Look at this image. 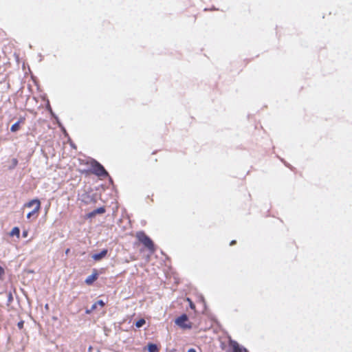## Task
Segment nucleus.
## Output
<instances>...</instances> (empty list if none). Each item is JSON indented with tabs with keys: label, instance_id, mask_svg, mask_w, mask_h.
<instances>
[{
	"label": "nucleus",
	"instance_id": "nucleus-27",
	"mask_svg": "<svg viewBox=\"0 0 352 352\" xmlns=\"http://www.w3.org/2000/svg\"><path fill=\"white\" fill-rule=\"evenodd\" d=\"M106 177L108 178L109 184H113V180L112 177L109 175V176H107Z\"/></svg>",
	"mask_w": 352,
	"mask_h": 352
},
{
	"label": "nucleus",
	"instance_id": "nucleus-14",
	"mask_svg": "<svg viewBox=\"0 0 352 352\" xmlns=\"http://www.w3.org/2000/svg\"><path fill=\"white\" fill-rule=\"evenodd\" d=\"M40 210L41 208H39L38 206H35L34 208L27 214V219H31L32 217L37 214Z\"/></svg>",
	"mask_w": 352,
	"mask_h": 352
},
{
	"label": "nucleus",
	"instance_id": "nucleus-11",
	"mask_svg": "<svg viewBox=\"0 0 352 352\" xmlns=\"http://www.w3.org/2000/svg\"><path fill=\"white\" fill-rule=\"evenodd\" d=\"M34 205L38 206L39 208H41V201L38 198H34V199L30 200L29 201H28L27 203H25L24 204V207L31 208Z\"/></svg>",
	"mask_w": 352,
	"mask_h": 352
},
{
	"label": "nucleus",
	"instance_id": "nucleus-22",
	"mask_svg": "<svg viewBox=\"0 0 352 352\" xmlns=\"http://www.w3.org/2000/svg\"><path fill=\"white\" fill-rule=\"evenodd\" d=\"M52 118L55 120V121H56V122L57 123L58 126H59V124H60V123H62V122H60V120H59V118L58 117V116H57V115H56V116H54Z\"/></svg>",
	"mask_w": 352,
	"mask_h": 352
},
{
	"label": "nucleus",
	"instance_id": "nucleus-20",
	"mask_svg": "<svg viewBox=\"0 0 352 352\" xmlns=\"http://www.w3.org/2000/svg\"><path fill=\"white\" fill-rule=\"evenodd\" d=\"M4 274H5V270L3 267H1L0 265V280H3Z\"/></svg>",
	"mask_w": 352,
	"mask_h": 352
},
{
	"label": "nucleus",
	"instance_id": "nucleus-31",
	"mask_svg": "<svg viewBox=\"0 0 352 352\" xmlns=\"http://www.w3.org/2000/svg\"><path fill=\"white\" fill-rule=\"evenodd\" d=\"M28 273L33 274V273H34V271L33 270H28Z\"/></svg>",
	"mask_w": 352,
	"mask_h": 352
},
{
	"label": "nucleus",
	"instance_id": "nucleus-21",
	"mask_svg": "<svg viewBox=\"0 0 352 352\" xmlns=\"http://www.w3.org/2000/svg\"><path fill=\"white\" fill-rule=\"evenodd\" d=\"M23 326H24V320H20L19 322H18L17 323V327L19 329H22L23 328Z\"/></svg>",
	"mask_w": 352,
	"mask_h": 352
},
{
	"label": "nucleus",
	"instance_id": "nucleus-4",
	"mask_svg": "<svg viewBox=\"0 0 352 352\" xmlns=\"http://www.w3.org/2000/svg\"><path fill=\"white\" fill-rule=\"evenodd\" d=\"M80 200L85 204H96L97 202V195L84 192L80 195Z\"/></svg>",
	"mask_w": 352,
	"mask_h": 352
},
{
	"label": "nucleus",
	"instance_id": "nucleus-29",
	"mask_svg": "<svg viewBox=\"0 0 352 352\" xmlns=\"http://www.w3.org/2000/svg\"><path fill=\"white\" fill-rule=\"evenodd\" d=\"M12 162H13L14 165H16L18 163V160L15 158L12 160Z\"/></svg>",
	"mask_w": 352,
	"mask_h": 352
},
{
	"label": "nucleus",
	"instance_id": "nucleus-5",
	"mask_svg": "<svg viewBox=\"0 0 352 352\" xmlns=\"http://www.w3.org/2000/svg\"><path fill=\"white\" fill-rule=\"evenodd\" d=\"M98 271L94 268L92 270V273L85 278V283L87 285H91L98 278Z\"/></svg>",
	"mask_w": 352,
	"mask_h": 352
},
{
	"label": "nucleus",
	"instance_id": "nucleus-34",
	"mask_svg": "<svg viewBox=\"0 0 352 352\" xmlns=\"http://www.w3.org/2000/svg\"><path fill=\"white\" fill-rule=\"evenodd\" d=\"M45 307V309H48V304H46Z\"/></svg>",
	"mask_w": 352,
	"mask_h": 352
},
{
	"label": "nucleus",
	"instance_id": "nucleus-9",
	"mask_svg": "<svg viewBox=\"0 0 352 352\" xmlns=\"http://www.w3.org/2000/svg\"><path fill=\"white\" fill-rule=\"evenodd\" d=\"M25 117H21L16 122H14L10 127L12 133H16L20 129V124L25 121Z\"/></svg>",
	"mask_w": 352,
	"mask_h": 352
},
{
	"label": "nucleus",
	"instance_id": "nucleus-19",
	"mask_svg": "<svg viewBox=\"0 0 352 352\" xmlns=\"http://www.w3.org/2000/svg\"><path fill=\"white\" fill-rule=\"evenodd\" d=\"M13 301V296L12 292H9L7 295V304L10 305Z\"/></svg>",
	"mask_w": 352,
	"mask_h": 352
},
{
	"label": "nucleus",
	"instance_id": "nucleus-35",
	"mask_svg": "<svg viewBox=\"0 0 352 352\" xmlns=\"http://www.w3.org/2000/svg\"><path fill=\"white\" fill-rule=\"evenodd\" d=\"M39 56H41L40 61H42V58H41L42 56H41V54H39Z\"/></svg>",
	"mask_w": 352,
	"mask_h": 352
},
{
	"label": "nucleus",
	"instance_id": "nucleus-1",
	"mask_svg": "<svg viewBox=\"0 0 352 352\" xmlns=\"http://www.w3.org/2000/svg\"><path fill=\"white\" fill-rule=\"evenodd\" d=\"M136 238L151 254L155 253L156 251V246L153 240L144 231L138 232L136 233Z\"/></svg>",
	"mask_w": 352,
	"mask_h": 352
},
{
	"label": "nucleus",
	"instance_id": "nucleus-8",
	"mask_svg": "<svg viewBox=\"0 0 352 352\" xmlns=\"http://www.w3.org/2000/svg\"><path fill=\"white\" fill-rule=\"evenodd\" d=\"M230 344L232 346V352H249L245 346L239 344L235 340H231Z\"/></svg>",
	"mask_w": 352,
	"mask_h": 352
},
{
	"label": "nucleus",
	"instance_id": "nucleus-33",
	"mask_svg": "<svg viewBox=\"0 0 352 352\" xmlns=\"http://www.w3.org/2000/svg\"><path fill=\"white\" fill-rule=\"evenodd\" d=\"M284 164L285 166L289 167L290 168H292V167L290 166V165L287 164L285 162H284Z\"/></svg>",
	"mask_w": 352,
	"mask_h": 352
},
{
	"label": "nucleus",
	"instance_id": "nucleus-3",
	"mask_svg": "<svg viewBox=\"0 0 352 352\" xmlns=\"http://www.w3.org/2000/svg\"><path fill=\"white\" fill-rule=\"evenodd\" d=\"M175 324L182 329H191L192 328V322H189L188 315L184 313L175 319Z\"/></svg>",
	"mask_w": 352,
	"mask_h": 352
},
{
	"label": "nucleus",
	"instance_id": "nucleus-16",
	"mask_svg": "<svg viewBox=\"0 0 352 352\" xmlns=\"http://www.w3.org/2000/svg\"><path fill=\"white\" fill-rule=\"evenodd\" d=\"M46 109L49 112V113L50 114L51 118H53L54 116H56V114L53 111L52 108V107H51V105L50 104L49 100H47Z\"/></svg>",
	"mask_w": 352,
	"mask_h": 352
},
{
	"label": "nucleus",
	"instance_id": "nucleus-24",
	"mask_svg": "<svg viewBox=\"0 0 352 352\" xmlns=\"http://www.w3.org/2000/svg\"><path fill=\"white\" fill-rule=\"evenodd\" d=\"M93 311H94V309H92V307H91L90 309H86L85 312L86 314H90Z\"/></svg>",
	"mask_w": 352,
	"mask_h": 352
},
{
	"label": "nucleus",
	"instance_id": "nucleus-25",
	"mask_svg": "<svg viewBox=\"0 0 352 352\" xmlns=\"http://www.w3.org/2000/svg\"><path fill=\"white\" fill-rule=\"evenodd\" d=\"M28 235V231L26 230H23L22 236L25 238V237H27Z\"/></svg>",
	"mask_w": 352,
	"mask_h": 352
},
{
	"label": "nucleus",
	"instance_id": "nucleus-17",
	"mask_svg": "<svg viewBox=\"0 0 352 352\" xmlns=\"http://www.w3.org/2000/svg\"><path fill=\"white\" fill-rule=\"evenodd\" d=\"M58 127L60 128V131H62V133L64 134L65 136L69 137L67 130L62 123L59 124Z\"/></svg>",
	"mask_w": 352,
	"mask_h": 352
},
{
	"label": "nucleus",
	"instance_id": "nucleus-10",
	"mask_svg": "<svg viewBox=\"0 0 352 352\" xmlns=\"http://www.w3.org/2000/svg\"><path fill=\"white\" fill-rule=\"evenodd\" d=\"M145 349L147 350L148 352H159L160 348L157 344L153 342H148L146 346H145Z\"/></svg>",
	"mask_w": 352,
	"mask_h": 352
},
{
	"label": "nucleus",
	"instance_id": "nucleus-15",
	"mask_svg": "<svg viewBox=\"0 0 352 352\" xmlns=\"http://www.w3.org/2000/svg\"><path fill=\"white\" fill-rule=\"evenodd\" d=\"M145 324H146V320L143 318H139L134 322L135 327L138 329L142 327Z\"/></svg>",
	"mask_w": 352,
	"mask_h": 352
},
{
	"label": "nucleus",
	"instance_id": "nucleus-28",
	"mask_svg": "<svg viewBox=\"0 0 352 352\" xmlns=\"http://www.w3.org/2000/svg\"><path fill=\"white\" fill-rule=\"evenodd\" d=\"M187 352H197V351L194 348H190L188 349Z\"/></svg>",
	"mask_w": 352,
	"mask_h": 352
},
{
	"label": "nucleus",
	"instance_id": "nucleus-12",
	"mask_svg": "<svg viewBox=\"0 0 352 352\" xmlns=\"http://www.w3.org/2000/svg\"><path fill=\"white\" fill-rule=\"evenodd\" d=\"M108 302V300L107 299L106 301H104V300L102 299H99L96 302H95L92 305V309H94L96 310L97 309V307L98 306H100V307H103L106 305V304Z\"/></svg>",
	"mask_w": 352,
	"mask_h": 352
},
{
	"label": "nucleus",
	"instance_id": "nucleus-2",
	"mask_svg": "<svg viewBox=\"0 0 352 352\" xmlns=\"http://www.w3.org/2000/svg\"><path fill=\"white\" fill-rule=\"evenodd\" d=\"M89 170L99 177L106 178L107 176H109V173L104 166L95 159H91V168Z\"/></svg>",
	"mask_w": 352,
	"mask_h": 352
},
{
	"label": "nucleus",
	"instance_id": "nucleus-32",
	"mask_svg": "<svg viewBox=\"0 0 352 352\" xmlns=\"http://www.w3.org/2000/svg\"><path fill=\"white\" fill-rule=\"evenodd\" d=\"M70 251V249L69 248H67L66 250H65V254H67Z\"/></svg>",
	"mask_w": 352,
	"mask_h": 352
},
{
	"label": "nucleus",
	"instance_id": "nucleus-30",
	"mask_svg": "<svg viewBox=\"0 0 352 352\" xmlns=\"http://www.w3.org/2000/svg\"><path fill=\"white\" fill-rule=\"evenodd\" d=\"M236 243V240H232L230 243V245H233L234 244H235Z\"/></svg>",
	"mask_w": 352,
	"mask_h": 352
},
{
	"label": "nucleus",
	"instance_id": "nucleus-26",
	"mask_svg": "<svg viewBox=\"0 0 352 352\" xmlns=\"http://www.w3.org/2000/svg\"><path fill=\"white\" fill-rule=\"evenodd\" d=\"M200 300L203 302L204 308L206 309V302L203 296H201Z\"/></svg>",
	"mask_w": 352,
	"mask_h": 352
},
{
	"label": "nucleus",
	"instance_id": "nucleus-18",
	"mask_svg": "<svg viewBox=\"0 0 352 352\" xmlns=\"http://www.w3.org/2000/svg\"><path fill=\"white\" fill-rule=\"evenodd\" d=\"M186 301L188 302L189 307L191 309L195 310V305L193 302V301L188 297L186 298Z\"/></svg>",
	"mask_w": 352,
	"mask_h": 352
},
{
	"label": "nucleus",
	"instance_id": "nucleus-23",
	"mask_svg": "<svg viewBox=\"0 0 352 352\" xmlns=\"http://www.w3.org/2000/svg\"><path fill=\"white\" fill-rule=\"evenodd\" d=\"M69 138V145L72 148H76V144L71 140L70 138L68 137Z\"/></svg>",
	"mask_w": 352,
	"mask_h": 352
},
{
	"label": "nucleus",
	"instance_id": "nucleus-6",
	"mask_svg": "<svg viewBox=\"0 0 352 352\" xmlns=\"http://www.w3.org/2000/svg\"><path fill=\"white\" fill-rule=\"evenodd\" d=\"M105 212H106L105 207L104 206H100V207H98V208L93 210L92 211L88 212L86 214V217L87 219H93L96 215H98V214H102L105 213Z\"/></svg>",
	"mask_w": 352,
	"mask_h": 352
},
{
	"label": "nucleus",
	"instance_id": "nucleus-13",
	"mask_svg": "<svg viewBox=\"0 0 352 352\" xmlns=\"http://www.w3.org/2000/svg\"><path fill=\"white\" fill-rule=\"evenodd\" d=\"M9 235L10 236H16L18 239L20 237V229L19 227L17 226H14V228H12V229L11 230V231L9 233Z\"/></svg>",
	"mask_w": 352,
	"mask_h": 352
},
{
	"label": "nucleus",
	"instance_id": "nucleus-7",
	"mask_svg": "<svg viewBox=\"0 0 352 352\" xmlns=\"http://www.w3.org/2000/svg\"><path fill=\"white\" fill-rule=\"evenodd\" d=\"M108 249L104 248L101 250L99 252L94 253L91 255V258L95 261H99L104 258L108 254Z\"/></svg>",
	"mask_w": 352,
	"mask_h": 352
}]
</instances>
